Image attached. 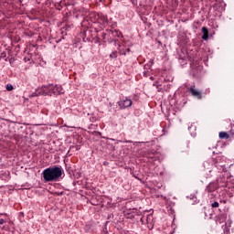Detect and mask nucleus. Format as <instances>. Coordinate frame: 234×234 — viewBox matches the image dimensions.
Here are the masks:
<instances>
[{"instance_id":"nucleus-13","label":"nucleus","mask_w":234,"mask_h":234,"mask_svg":"<svg viewBox=\"0 0 234 234\" xmlns=\"http://www.w3.org/2000/svg\"><path fill=\"white\" fill-rule=\"evenodd\" d=\"M113 35H114V36H117V37H122V32H120V31H118V30H114V31H113Z\"/></svg>"},{"instance_id":"nucleus-1","label":"nucleus","mask_w":234,"mask_h":234,"mask_svg":"<svg viewBox=\"0 0 234 234\" xmlns=\"http://www.w3.org/2000/svg\"><path fill=\"white\" fill-rule=\"evenodd\" d=\"M63 168L61 166H50L42 172L44 182H58L63 176Z\"/></svg>"},{"instance_id":"nucleus-16","label":"nucleus","mask_w":234,"mask_h":234,"mask_svg":"<svg viewBox=\"0 0 234 234\" xmlns=\"http://www.w3.org/2000/svg\"><path fill=\"white\" fill-rule=\"evenodd\" d=\"M120 54H121V56H127V51H126V49H121V50H120Z\"/></svg>"},{"instance_id":"nucleus-11","label":"nucleus","mask_w":234,"mask_h":234,"mask_svg":"<svg viewBox=\"0 0 234 234\" xmlns=\"http://www.w3.org/2000/svg\"><path fill=\"white\" fill-rule=\"evenodd\" d=\"M46 96H52V90H50V84L43 86Z\"/></svg>"},{"instance_id":"nucleus-18","label":"nucleus","mask_w":234,"mask_h":234,"mask_svg":"<svg viewBox=\"0 0 234 234\" xmlns=\"http://www.w3.org/2000/svg\"><path fill=\"white\" fill-rule=\"evenodd\" d=\"M5 223H6V220L0 218V226H3Z\"/></svg>"},{"instance_id":"nucleus-24","label":"nucleus","mask_w":234,"mask_h":234,"mask_svg":"<svg viewBox=\"0 0 234 234\" xmlns=\"http://www.w3.org/2000/svg\"><path fill=\"white\" fill-rule=\"evenodd\" d=\"M150 80H154V77H150Z\"/></svg>"},{"instance_id":"nucleus-12","label":"nucleus","mask_w":234,"mask_h":234,"mask_svg":"<svg viewBox=\"0 0 234 234\" xmlns=\"http://www.w3.org/2000/svg\"><path fill=\"white\" fill-rule=\"evenodd\" d=\"M151 67H153V60L144 65V70H151Z\"/></svg>"},{"instance_id":"nucleus-7","label":"nucleus","mask_w":234,"mask_h":234,"mask_svg":"<svg viewBox=\"0 0 234 234\" xmlns=\"http://www.w3.org/2000/svg\"><path fill=\"white\" fill-rule=\"evenodd\" d=\"M97 23H100L101 25H107V16L103 15H96L95 16Z\"/></svg>"},{"instance_id":"nucleus-22","label":"nucleus","mask_w":234,"mask_h":234,"mask_svg":"<svg viewBox=\"0 0 234 234\" xmlns=\"http://www.w3.org/2000/svg\"><path fill=\"white\" fill-rule=\"evenodd\" d=\"M125 50H126V53H127V52H128V53L131 52V48H126Z\"/></svg>"},{"instance_id":"nucleus-5","label":"nucleus","mask_w":234,"mask_h":234,"mask_svg":"<svg viewBox=\"0 0 234 234\" xmlns=\"http://www.w3.org/2000/svg\"><path fill=\"white\" fill-rule=\"evenodd\" d=\"M51 94H63V88L61 85L49 84Z\"/></svg>"},{"instance_id":"nucleus-9","label":"nucleus","mask_w":234,"mask_h":234,"mask_svg":"<svg viewBox=\"0 0 234 234\" xmlns=\"http://www.w3.org/2000/svg\"><path fill=\"white\" fill-rule=\"evenodd\" d=\"M218 136H219L220 140H229V133H227V132H220V133H218Z\"/></svg>"},{"instance_id":"nucleus-4","label":"nucleus","mask_w":234,"mask_h":234,"mask_svg":"<svg viewBox=\"0 0 234 234\" xmlns=\"http://www.w3.org/2000/svg\"><path fill=\"white\" fill-rule=\"evenodd\" d=\"M117 105L120 107V110L122 111V109H127V107H131V105H133V101L125 98L122 101H119L117 102Z\"/></svg>"},{"instance_id":"nucleus-20","label":"nucleus","mask_w":234,"mask_h":234,"mask_svg":"<svg viewBox=\"0 0 234 234\" xmlns=\"http://www.w3.org/2000/svg\"><path fill=\"white\" fill-rule=\"evenodd\" d=\"M36 96H39V95H36V91L32 93V98L36 97Z\"/></svg>"},{"instance_id":"nucleus-21","label":"nucleus","mask_w":234,"mask_h":234,"mask_svg":"<svg viewBox=\"0 0 234 234\" xmlns=\"http://www.w3.org/2000/svg\"><path fill=\"white\" fill-rule=\"evenodd\" d=\"M154 87H158V82L157 81L154 83Z\"/></svg>"},{"instance_id":"nucleus-15","label":"nucleus","mask_w":234,"mask_h":234,"mask_svg":"<svg viewBox=\"0 0 234 234\" xmlns=\"http://www.w3.org/2000/svg\"><path fill=\"white\" fill-rule=\"evenodd\" d=\"M6 90H8V91L14 90V86H12L11 84H7Z\"/></svg>"},{"instance_id":"nucleus-17","label":"nucleus","mask_w":234,"mask_h":234,"mask_svg":"<svg viewBox=\"0 0 234 234\" xmlns=\"http://www.w3.org/2000/svg\"><path fill=\"white\" fill-rule=\"evenodd\" d=\"M219 204L218 202L215 201L214 203L211 204V207H218Z\"/></svg>"},{"instance_id":"nucleus-2","label":"nucleus","mask_w":234,"mask_h":234,"mask_svg":"<svg viewBox=\"0 0 234 234\" xmlns=\"http://www.w3.org/2000/svg\"><path fill=\"white\" fill-rule=\"evenodd\" d=\"M140 222H142V224H146L148 229H153L154 226V218L153 217V214H149L146 217L144 216L141 218Z\"/></svg>"},{"instance_id":"nucleus-6","label":"nucleus","mask_w":234,"mask_h":234,"mask_svg":"<svg viewBox=\"0 0 234 234\" xmlns=\"http://www.w3.org/2000/svg\"><path fill=\"white\" fill-rule=\"evenodd\" d=\"M218 188V183L212 182L208 184V186L206 187V191H207V193H213V191H217Z\"/></svg>"},{"instance_id":"nucleus-14","label":"nucleus","mask_w":234,"mask_h":234,"mask_svg":"<svg viewBox=\"0 0 234 234\" xmlns=\"http://www.w3.org/2000/svg\"><path fill=\"white\" fill-rule=\"evenodd\" d=\"M143 75L144 76V78H147L149 76V69H144Z\"/></svg>"},{"instance_id":"nucleus-23","label":"nucleus","mask_w":234,"mask_h":234,"mask_svg":"<svg viewBox=\"0 0 234 234\" xmlns=\"http://www.w3.org/2000/svg\"><path fill=\"white\" fill-rule=\"evenodd\" d=\"M5 56H6V54L2 53L1 58H5Z\"/></svg>"},{"instance_id":"nucleus-8","label":"nucleus","mask_w":234,"mask_h":234,"mask_svg":"<svg viewBox=\"0 0 234 234\" xmlns=\"http://www.w3.org/2000/svg\"><path fill=\"white\" fill-rule=\"evenodd\" d=\"M202 39H204V41H207V37H209V31L207 30V27H202Z\"/></svg>"},{"instance_id":"nucleus-19","label":"nucleus","mask_w":234,"mask_h":234,"mask_svg":"<svg viewBox=\"0 0 234 234\" xmlns=\"http://www.w3.org/2000/svg\"><path fill=\"white\" fill-rule=\"evenodd\" d=\"M117 57H118V56H117L116 53H114V52L110 55V58H117Z\"/></svg>"},{"instance_id":"nucleus-3","label":"nucleus","mask_w":234,"mask_h":234,"mask_svg":"<svg viewBox=\"0 0 234 234\" xmlns=\"http://www.w3.org/2000/svg\"><path fill=\"white\" fill-rule=\"evenodd\" d=\"M187 90H189L191 96H193L194 98H197V100L202 99V92L197 90V87L195 85L187 88Z\"/></svg>"},{"instance_id":"nucleus-10","label":"nucleus","mask_w":234,"mask_h":234,"mask_svg":"<svg viewBox=\"0 0 234 234\" xmlns=\"http://www.w3.org/2000/svg\"><path fill=\"white\" fill-rule=\"evenodd\" d=\"M36 96H47L43 86L36 90Z\"/></svg>"}]
</instances>
